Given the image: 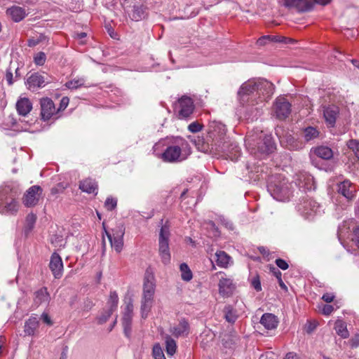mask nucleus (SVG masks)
<instances>
[{
  "mask_svg": "<svg viewBox=\"0 0 359 359\" xmlns=\"http://www.w3.org/2000/svg\"><path fill=\"white\" fill-rule=\"evenodd\" d=\"M273 91V84L261 78L250 79L242 84L238 92V99L249 118L253 120L261 115L264 102L271 98Z\"/></svg>",
  "mask_w": 359,
  "mask_h": 359,
  "instance_id": "f257e3e1",
  "label": "nucleus"
},
{
  "mask_svg": "<svg viewBox=\"0 0 359 359\" xmlns=\"http://www.w3.org/2000/svg\"><path fill=\"white\" fill-rule=\"evenodd\" d=\"M154 154L166 163H178L186 160L191 154V147L187 141L176 137L170 143L168 140H161L153 147Z\"/></svg>",
  "mask_w": 359,
  "mask_h": 359,
  "instance_id": "f03ea898",
  "label": "nucleus"
},
{
  "mask_svg": "<svg viewBox=\"0 0 359 359\" xmlns=\"http://www.w3.org/2000/svg\"><path fill=\"white\" fill-rule=\"evenodd\" d=\"M18 189L10 184L0 187V213L3 215H15L19 210Z\"/></svg>",
  "mask_w": 359,
  "mask_h": 359,
  "instance_id": "7ed1b4c3",
  "label": "nucleus"
},
{
  "mask_svg": "<svg viewBox=\"0 0 359 359\" xmlns=\"http://www.w3.org/2000/svg\"><path fill=\"white\" fill-rule=\"evenodd\" d=\"M245 144L252 154L257 155L268 154L275 149V144L271 136L261 134L248 133L245 137Z\"/></svg>",
  "mask_w": 359,
  "mask_h": 359,
  "instance_id": "20e7f679",
  "label": "nucleus"
},
{
  "mask_svg": "<svg viewBox=\"0 0 359 359\" xmlns=\"http://www.w3.org/2000/svg\"><path fill=\"white\" fill-rule=\"evenodd\" d=\"M268 191L273 198L279 201H287L291 196L290 184L287 180L280 177L270 182Z\"/></svg>",
  "mask_w": 359,
  "mask_h": 359,
  "instance_id": "39448f33",
  "label": "nucleus"
},
{
  "mask_svg": "<svg viewBox=\"0 0 359 359\" xmlns=\"http://www.w3.org/2000/svg\"><path fill=\"white\" fill-rule=\"evenodd\" d=\"M104 233L107 235L111 247L114 249L117 253H120L123 248V236L125 234V227L122 224H117L111 231H107L103 224Z\"/></svg>",
  "mask_w": 359,
  "mask_h": 359,
  "instance_id": "423d86ee",
  "label": "nucleus"
},
{
  "mask_svg": "<svg viewBox=\"0 0 359 359\" xmlns=\"http://www.w3.org/2000/svg\"><path fill=\"white\" fill-rule=\"evenodd\" d=\"M170 229L166 224H163L160 230L158 240V252L161 258V261L164 264H167L170 261V253L169 251Z\"/></svg>",
  "mask_w": 359,
  "mask_h": 359,
  "instance_id": "0eeeda50",
  "label": "nucleus"
},
{
  "mask_svg": "<svg viewBox=\"0 0 359 359\" xmlns=\"http://www.w3.org/2000/svg\"><path fill=\"white\" fill-rule=\"evenodd\" d=\"M297 211L304 217L310 218L320 210V205L309 196H303L297 205Z\"/></svg>",
  "mask_w": 359,
  "mask_h": 359,
  "instance_id": "6e6552de",
  "label": "nucleus"
},
{
  "mask_svg": "<svg viewBox=\"0 0 359 359\" xmlns=\"http://www.w3.org/2000/svg\"><path fill=\"white\" fill-rule=\"evenodd\" d=\"M337 193L349 204L356 197L357 187L350 180H345L337 184Z\"/></svg>",
  "mask_w": 359,
  "mask_h": 359,
  "instance_id": "1a4fd4ad",
  "label": "nucleus"
},
{
  "mask_svg": "<svg viewBox=\"0 0 359 359\" xmlns=\"http://www.w3.org/2000/svg\"><path fill=\"white\" fill-rule=\"evenodd\" d=\"M215 277L219 279L218 287L219 294L224 297H230L235 290L233 280L228 278L225 273L222 271L215 273L212 278H215Z\"/></svg>",
  "mask_w": 359,
  "mask_h": 359,
  "instance_id": "9d476101",
  "label": "nucleus"
},
{
  "mask_svg": "<svg viewBox=\"0 0 359 359\" xmlns=\"http://www.w3.org/2000/svg\"><path fill=\"white\" fill-rule=\"evenodd\" d=\"M176 109L180 118L184 119L189 118L194 110V104L192 99L187 96H182L178 100Z\"/></svg>",
  "mask_w": 359,
  "mask_h": 359,
  "instance_id": "9b49d317",
  "label": "nucleus"
},
{
  "mask_svg": "<svg viewBox=\"0 0 359 359\" xmlns=\"http://www.w3.org/2000/svg\"><path fill=\"white\" fill-rule=\"evenodd\" d=\"M226 128L225 125L218 121H212L209 126V137L213 142H217V144L222 143V140L226 135Z\"/></svg>",
  "mask_w": 359,
  "mask_h": 359,
  "instance_id": "f8f14e48",
  "label": "nucleus"
},
{
  "mask_svg": "<svg viewBox=\"0 0 359 359\" xmlns=\"http://www.w3.org/2000/svg\"><path fill=\"white\" fill-rule=\"evenodd\" d=\"M295 184L303 191H311L316 189L313 177L306 172H300L297 174Z\"/></svg>",
  "mask_w": 359,
  "mask_h": 359,
  "instance_id": "ddd939ff",
  "label": "nucleus"
},
{
  "mask_svg": "<svg viewBox=\"0 0 359 359\" xmlns=\"http://www.w3.org/2000/svg\"><path fill=\"white\" fill-rule=\"evenodd\" d=\"M43 189L40 186L34 185L28 189L23 197V203L26 207L35 206L39 201Z\"/></svg>",
  "mask_w": 359,
  "mask_h": 359,
  "instance_id": "4468645a",
  "label": "nucleus"
},
{
  "mask_svg": "<svg viewBox=\"0 0 359 359\" xmlns=\"http://www.w3.org/2000/svg\"><path fill=\"white\" fill-rule=\"evenodd\" d=\"M133 304L131 299L125 302V307L123 312L122 324L124 332L126 336H129L131 330V324L133 316Z\"/></svg>",
  "mask_w": 359,
  "mask_h": 359,
  "instance_id": "2eb2a0df",
  "label": "nucleus"
},
{
  "mask_svg": "<svg viewBox=\"0 0 359 359\" xmlns=\"http://www.w3.org/2000/svg\"><path fill=\"white\" fill-rule=\"evenodd\" d=\"M194 143L197 149L204 153H213L224 151V144L222 146L217 144V142H213L212 140L211 143H209L201 137H198L197 139L195 140Z\"/></svg>",
  "mask_w": 359,
  "mask_h": 359,
  "instance_id": "dca6fc26",
  "label": "nucleus"
},
{
  "mask_svg": "<svg viewBox=\"0 0 359 359\" xmlns=\"http://www.w3.org/2000/svg\"><path fill=\"white\" fill-rule=\"evenodd\" d=\"M276 116L279 119H285L291 112V104L285 97H278L274 104Z\"/></svg>",
  "mask_w": 359,
  "mask_h": 359,
  "instance_id": "f3484780",
  "label": "nucleus"
},
{
  "mask_svg": "<svg viewBox=\"0 0 359 359\" xmlns=\"http://www.w3.org/2000/svg\"><path fill=\"white\" fill-rule=\"evenodd\" d=\"M41 116L43 121L50 119L57 112L53 100L48 97H43L40 100Z\"/></svg>",
  "mask_w": 359,
  "mask_h": 359,
  "instance_id": "a211bd4d",
  "label": "nucleus"
},
{
  "mask_svg": "<svg viewBox=\"0 0 359 359\" xmlns=\"http://www.w3.org/2000/svg\"><path fill=\"white\" fill-rule=\"evenodd\" d=\"M156 288V281L154 275L151 269H147L145 271L142 296L154 297Z\"/></svg>",
  "mask_w": 359,
  "mask_h": 359,
  "instance_id": "6ab92c4d",
  "label": "nucleus"
},
{
  "mask_svg": "<svg viewBox=\"0 0 359 359\" xmlns=\"http://www.w3.org/2000/svg\"><path fill=\"white\" fill-rule=\"evenodd\" d=\"M190 331V326L189 322L184 319L182 318L179 320L177 324L173 325L170 328V332L175 337H187L189 334Z\"/></svg>",
  "mask_w": 359,
  "mask_h": 359,
  "instance_id": "aec40b11",
  "label": "nucleus"
},
{
  "mask_svg": "<svg viewBox=\"0 0 359 359\" xmlns=\"http://www.w3.org/2000/svg\"><path fill=\"white\" fill-rule=\"evenodd\" d=\"M49 267L55 278H60L62 276L63 262L61 257L56 252L50 257Z\"/></svg>",
  "mask_w": 359,
  "mask_h": 359,
  "instance_id": "412c9836",
  "label": "nucleus"
},
{
  "mask_svg": "<svg viewBox=\"0 0 359 359\" xmlns=\"http://www.w3.org/2000/svg\"><path fill=\"white\" fill-rule=\"evenodd\" d=\"M280 3L287 8H295L299 11H306L311 7L309 0H280Z\"/></svg>",
  "mask_w": 359,
  "mask_h": 359,
  "instance_id": "4be33fe9",
  "label": "nucleus"
},
{
  "mask_svg": "<svg viewBox=\"0 0 359 359\" xmlns=\"http://www.w3.org/2000/svg\"><path fill=\"white\" fill-rule=\"evenodd\" d=\"M50 300V294L46 287H41L34 293L32 306L39 307L43 304H48Z\"/></svg>",
  "mask_w": 359,
  "mask_h": 359,
  "instance_id": "5701e85b",
  "label": "nucleus"
},
{
  "mask_svg": "<svg viewBox=\"0 0 359 359\" xmlns=\"http://www.w3.org/2000/svg\"><path fill=\"white\" fill-rule=\"evenodd\" d=\"M27 85L29 89L34 90L37 88L44 87L46 81L42 75L39 73H34L27 78Z\"/></svg>",
  "mask_w": 359,
  "mask_h": 359,
  "instance_id": "b1692460",
  "label": "nucleus"
},
{
  "mask_svg": "<svg viewBox=\"0 0 359 359\" xmlns=\"http://www.w3.org/2000/svg\"><path fill=\"white\" fill-rule=\"evenodd\" d=\"M6 13L15 22L22 20L27 15L25 8L18 6H13L8 8Z\"/></svg>",
  "mask_w": 359,
  "mask_h": 359,
  "instance_id": "393cba45",
  "label": "nucleus"
},
{
  "mask_svg": "<svg viewBox=\"0 0 359 359\" xmlns=\"http://www.w3.org/2000/svg\"><path fill=\"white\" fill-rule=\"evenodd\" d=\"M338 114V107L334 105L326 107L323 109V115L325 121L332 127L334 126Z\"/></svg>",
  "mask_w": 359,
  "mask_h": 359,
  "instance_id": "a878e982",
  "label": "nucleus"
},
{
  "mask_svg": "<svg viewBox=\"0 0 359 359\" xmlns=\"http://www.w3.org/2000/svg\"><path fill=\"white\" fill-rule=\"evenodd\" d=\"M260 323L266 330H273L278 326V320L274 314L266 313L262 315Z\"/></svg>",
  "mask_w": 359,
  "mask_h": 359,
  "instance_id": "bb28decb",
  "label": "nucleus"
},
{
  "mask_svg": "<svg viewBox=\"0 0 359 359\" xmlns=\"http://www.w3.org/2000/svg\"><path fill=\"white\" fill-rule=\"evenodd\" d=\"M215 262L217 265L221 268H228L233 264L231 257L224 251H217L215 253Z\"/></svg>",
  "mask_w": 359,
  "mask_h": 359,
  "instance_id": "cd10ccee",
  "label": "nucleus"
},
{
  "mask_svg": "<svg viewBox=\"0 0 359 359\" xmlns=\"http://www.w3.org/2000/svg\"><path fill=\"white\" fill-rule=\"evenodd\" d=\"M32 109V104L27 97L20 98L16 103V109L19 114L26 116Z\"/></svg>",
  "mask_w": 359,
  "mask_h": 359,
  "instance_id": "c85d7f7f",
  "label": "nucleus"
},
{
  "mask_svg": "<svg viewBox=\"0 0 359 359\" xmlns=\"http://www.w3.org/2000/svg\"><path fill=\"white\" fill-rule=\"evenodd\" d=\"M129 15L133 20L140 21L147 16V8L142 4H135Z\"/></svg>",
  "mask_w": 359,
  "mask_h": 359,
  "instance_id": "c756f323",
  "label": "nucleus"
},
{
  "mask_svg": "<svg viewBox=\"0 0 359 359\" xmlns=\"http://www.w3.org/2000/svg\"><path fill=\"white\" fill-rule=\"evenodd\" d=\"M79 189L88 194H97V184L92 179H86L80 182Z\"/></svg>",
  "mask_w": 359,
  "mask_h": 359,
  "instance_id": "7c9ffc66",
  "label": "nucleus"
},
{
  "mask_svg": "<svg viewBox=\"0 0 359 359\" xmlns=\"http://www.w3.org/2000/svg\"><path fill=\"white\" fill-rule=\"evenodd\" d=\"M39 325V322L36 316L30 317L25 324L24 332L25 334L28 336H32L34 334L35 331L37 330Z\"/></svg>",
  "mask_w": 359,
  "mask_h": 359,
  "instance_id": "2f4dec72",
  "label": "nucleus"
},
{
  "mask_svg": "<svg viewBox=\"0 0 359 359\" xmlns=\"http://www.w3.org/2000/svg\"><path fill=\"white\" fill-rule=\"evenodd\" d=\"M154 302V297L142 296L141 299V316L146 318L151 311Z\"/></svg>",
  "mask_w": 359,
  "mask_h": 359,
  "instance_id": "473e14b6",
  "label": "nucleus"
},
{
  "mask_svg": "<svg viewBox=\"0 0 359 359\" xmlns=\"http://www.w3.org/2000/svg\"><path fill=\"white\" fill-rule=\"evenodd\" d=\"M314 153L318 157L325 160L330 159L333 156L332 150L330 147L325 146H320L315 148Z\"/></svg>",
  "mask_w": 359,
  "mask_h": 359,
  "instance_id": "72a5a7b5",
  "label": "nucleus"
},
{
  "mask_svg": "<svg viewBox=\"0 0 359 359\" xmlns=\"http://www.w3.org/2000/svg\"><path fill=\"white\" fill-rule=\"evenodd\" d=\"M224 318L230 323H233L238 318V314L236 309L231 306L227 305L224 309Z\"/></svg>",
  "mask_w": 359,
  "mask_h": 359,
  "instance_id": "f704fd0d",
  "label": "nucleus"
},
{
  "mask_svg": "<svg viewBox=\"0 0 359 359\" xmlns=\"http://www.w3.org/2000/svg\"><path fill=\"white\" fill-rule=\"evenodd\" d=\"M165 341L167 354L169 355H173L177 349L176 341L170 335H166L165 337Z\"/></svg>",
  "mask_w": 359,
  "mask_h": 359,
  "instance_id": "c9c22d12",
  "label": "nucleus"
},
{
  "mask_svg": "<svg viewBox=\"0 0 359 359\" xmlns=\"http://www.w3.org/2000/svg\"><path fill=\"white\" fill-rule=\"evenodd\" d=\"M319 135L318 130L314 127H307L303 131V136L306 142H309L317 138Z\"/></svg>",
  "mask_w": 359,
  "mask_h": 359,
  "instance_id": "e433bc0d",
  "label": "nucleus"
},
{
  "mask_svg": "<svg viewBox=\"0 0 359 359\" xmlns=\"http://www.w3.org/2000/svg\"><path fill=\"white\" fill-rule=\"evenodd\" d=\"M334 330L338 335L342 338L346 339L348 337V332L346 328V325L341 320H337L334 324Z\"/></svg>",
  "mask_w": 359,
  "mask_h": 359,
  "instance_id": "4c0bfd02",
  "label": "nucleus"
},
{
  "mask_svg": "<svg viewBox=\"0 0 359 359\" xmlns=\"http://www.w3.org/2000/svg\"><path fill=\"white\" fill-rule=\"evenodd\" d=\"M180 269L181 271V277L183 280L188 282L192 279V272L187 264H181L180 266Z\"/></svg>",
  "mask_w": 359,
  "mask_h": 359,
  "instance_id": "58836bf2",
  "label": "nucleus"
},
{
  "mask_svg": "<svg viewBox=\"0 0 359 359\" xmlns=\"http://www.w3.org/2000/svg\"><path fill=\"white\" fill-rule=\"evenodd\" d=\"M118 303V297L115 291H112L110 292L109 298L107 302L109 306V310H111L114 311L116 309Z\"/></svg>",
  "mask_w": 359,
  "mask_h": 359,
  "instance_id": "ea45409f",
  "label": "nucleus"
},
{
  "mask_svg": "<svg viewBox=\"0 0 359 359\" xmlns=\"http://www.w3.org/2000/svg\"><path fill=\"white\" fill-rule=\"evenodd\" d=\"M85 80L83 78L73 79L66 83L65 86L69 89H76L84 86Z\"/></svg>",
  "mask_w": 359,
  "mask_h": 359,
  "instance_id": "a19ab883",
  "label": "nucleus"
},
{
  "mask_svg": "<svg viewBox=\"0 0 359 359\" xmlns=\"http://www.w3.org/2000/svg\"><path fill=\"white\" fill-rule=\"evenodd\" d=\"M36 216L34 214L30 213L27 215L25 219V231H31L36 222Z\"/></svg>",
  "mask_w": 359,
  "mask_h": 359,
  "instance_id": "79ce46f5",
  "label": "nucleus"
},
{
  "mask_svg": "<svg viewBox=\"0 0 359 359\" xmlns=\"http://www.w3.org/2000/svg\"><path fill=\"white\" fill-rule=\"evenodd\" d=\"M152 353L154 359H165L162 348L159 344H156L154 346Z\"/></svg>",
  "mask_w": 359,
  "mask_h": 359,
  "instance_id": "37998d69",
  "label": "nucleus"
},
{
  "mask_svg": "<svg viewBox=\"0 0 359 359\" xmlns=\"http://www.w3.org/2000/svg\"><path fill=\"white\" fill-rule=\"evenodd\" d=\"M348 147L351 149L359 159V142L356 140H351L347 142Z\"/></svg>",
  "mask_w": 359,
  "mask_h": 359,
  "instance_id": "c03bdc74",
  "label": "nucleus"
},
{
  "mask_svg": "<svg viewBox=\"0 0 359 359\" xmlns=\"http://www.w3.org/2000/svg\"><path fill=\"white\" fill-rule=\"evenodd\" d=\"M116 205L117 199L112 197H108L104 202V207L109 211H111L115 209Z\"/></svg>",
  "mask_w": 359,
  "mask_h": 359,
  "instance_id": "a18cd8bd",
  "label": "nucleus"
},
{
  "mask_svg": "<svg viewBox=\"0 0 359 359\" xmlns=\"http://www.w3.org/2000/svg\"><path fill=\"white\" fill-rule=\"evenodd\" d=\"M46 60V55L43 52L36 53L34 57V62L36 65L42 66Z\"/></svg>",
  "mask_w": 359,
  "mask_h": 359,
  "instance_id": "49530a36",
  "label": "nucleus"
},
{
  "mask_svg": "<svg viewBox=\"0 0 359 359\" xmlns=\"http://www.w3.org/2000/svg\"><path fill=\"white\" fill-rule=\"evenodd\" d=\"M203 128V124L198 123V121H194L189 125L188 130L191 133H196L202 130Z\"/></svg>",
  "mask_w": 359,
  "mask_h": 359,
  "instance_id": "de8ad7c7",
  "label": "nucleus"
},
{
  "mask_svg": "<svg viewBox=\"0 0 359 359\" xmlns=\"http://www.w3.org/2000/svg\"><path fill=\"white\" fill-rule=\"evenodd\" d=\"M113 311L111 310H107L104 313L100 315V316L98 318V322L100 324L104 323L109 318L112 314Z\"/></svg>",
  "mask_w": 359,
  "mask_h": 359,
  "instance_id": "09e8293b",
  "label": "nucleus"
},
{
  "mask_svg": "<svg viewBox=\"0 0 359 359\" xmlns=\"http://www.w3.org/2000/svg\"><path fill=\"white\" fill-rule=\"evenodd\" d=\"M351 240L359 248V225L353 229V237Z\"/></svg>",
  "mask_w": 359,
  "mask_h": 359,
  "instance_id": "8fccbe9b",
  "label": "nucleus"
},
{
  "mask_svg": "<svg viewBox=\"0 0 359 359\" xmlns=\"http://www.w3.org/2000/svg\"><path fill=\"white\" fill-rule=\"evenodd\" d=\"M271 41L275 42H283V43H288L293 41L292 39L280 36H271Z\"/></svg>",
  "mask_w": 359,
  "mask_h": 359,
  "instance_id": "3c124183",
  "label": "nucleus"
},
{
  "mask_svg": "<svg viewBox=\"0 0 359 359\" xmlns=\"http://www.w3.org/2000/svg\"><path fill=\"white\" fill-rule=\"evenodd\" d=\"M348 229V226H346V224H343L342 226H340L338 229V238L339 241H342L344 238L345 237L346 231Z\"/></svg>",
  "mask_w": 359,
  "mask_h": 359,
  "instance_id": "603ef678",
  "label": "nucleus"
},
{
  "mask_svg": "<svg viewBox=\"0 0 359 359\" xmlns=\"http://www.w3.org/2000/svg\"><path fill=\"white\" fill-rule=\"evenodd\" d=\"M251 285L257 292L262 290L261 283L258 276L254 277L252 278L251 281Z\"/></svg>",
  "mask_w": 359,
  "mask_h": 359,
  "instance_id": "864d4df0",
  "label": "nucleus"
},
{
  "mask_svg": "<svg viewBox=\"0 0 359 359\" xmlns=\"http://www.w3.org/2000/svg\"><path fill=\"white\" fill-rule=\"evenodd\" d=\"M276 265L282 270H286L288 269V264L283 259H277L276 260Z\"/></svg>",
  "mask_w": 359,
  "mask_h": 359,
  "instance_id": "5fc2aeb1",
  "label": "nucleus"
},
{
  "mask_svg": "<svg viewBox=\"0 0 359 359\" xmlns=\"http://www.w3.org/2000/svg\"><path fill=\"white\" fill-rule=\"evenodd\" d=\"M268 41H271V36H263L257 40V43L259 46H264Z\"/></svg>",
  "mask_w": 359,
  "mask_h": 359,
  "instance_id": "6e6d98bb",
  "label": "nucleus"
},
{
  "mask_svg": "<svg viewBox=\"0 0 359 359\" xmlns=\"http://www.w3.org/2000/svg\"><path fill=\"white\" fill-rule=\"evenodd\" d=\"M334 310V307L332 305L325 304L322 309V313L324 315H330Z\"/></svg>",
  "mask_w": 359,
  "mask_h": 359,
  "instance_id": "4d7b16f0",
  "label": "nucleus"
},
{
  "mask_svg": "<svg viewBox=\"0 0 359 359\" xmlns=\"http://www.w3.org/2000/svg\"><path fill=\"white\" fill-rule=\"evenodd\" d=\"M68 104H69V98L67 97H62L60 101V108L58 109H57V111H58L60 110H64L67 107Z\"/></svg>",
  "mask_w": 359,
  "mask_h": 359,
  "instance_id": "13d9d810",
  "label": "nucleus"
},
{
  "mask_svg": "<svg viewBox=\"0 0 359 359\" xmlns=\"http://www.w3.org/2000/svg\"><path fill=\"white\" fill-rule=\"evenodd\" d=\"M334 295L332 293H325L323 295L322 299L327 303H330L334 300Z\"/></svg>",
  "mask_w": 359,
  "mask_h": 359,
  "instance_id": "bf43d9fd",
  "label": "nucleus"
},
{
  "mask_svg": "<svg viewBox=\"0 0 359 359\" xmlns=\"http://www.w3.org/2000/svg\"><path fill=\"white\" fill-rule=\"evenodd\" d=\"M41 320L46 324L51 325L53 324L50 316L46 313H43L41 316Z\"/></svg>",
  "mask_w": 359,
  "mask_h": 359,
  "instance_id": "052dcab7",
  "label": "nucleus"
},
{
  "mask_svg": "<svg viewBox=\"0 0 359 359\" xmlns=\"http://www.w3.org/2000/svg\"><path fill=\"white\" fill-rule=\"evenodd\" d=\"M270 269L278 280L281 278L282 273L278 269H276L274 266H271Z\"/></svg>",
  "mask_w": 359,
  "mask_h": 359,
  "instance_id": "680f3d73",
  "label": "nucleus"
},
{
  "mask_svg": "<svg viewBox=\"0 0 359 359\" xmlns=\"http://www.w3.org/2000/svg\"><path fill=\"white\" fill-rule=\"evenodd\" d=\"M6 81L8 83V85H12L13 84V74L11 72H7L6 73Z\"/></svg>",
  "mask_w": 359,
  "mask_h": 359,
  "instance_id": "e2e57ef3",
  "label": "nucleus"
},
{
  "mask_svg": "<svg viewBox=\"0 0 359 359\" xmlns=\"http://www.w3.org/2000/svg\"><path fill=\"white\" fill-rule=\"evenodd\" d=\"M359 345V337L356 336L351 339V346L357 347Z\"/></svg>",
  "mask_w": 359,
  "mask_h": 359,
  "instance_id": "0e129e2a",
  "label": "nucleus"
},
{
  "mask_svg": "<svg viewBox=\"0 0 359 359\" xmlns=\"http://www.w3.org/2000/svg\"><path fill=\"white\" fill-rule=\"evenodd\" d=\"M284 359H298V357L296 353L293 352H290L286 354Z\"/></svg>",
  "mask_w": 359,
  "mask_h": 359,
  "instance_id": "69168bd1",
  "label": "nucleus"
},
{
  "mask_svg": "<svg viewBox=\"0 0 359 359\" xmlns=\"http://www.w3.org/2000/svg\"><path fill=\"white\" fill-rule=\"evenodd\" d=\"M27 43H28V46L29 47H34V46H36L39 43V40H36L34 39H30L28 40Z\"/></svg>",
  "mask_w": 359,
  "mask_h": 359,
  "instance_id": "338daca9",
  "label": "nucleus"
},
{
  "mask_svg": "<svg viewBox=\"0 0 359 359\" xmlns=\"http://www.w3.org/2000/svg\"><path fill=\"white\" fill-rule=\"evenodd\" d=\"M86 36H87V34L86 32L77 33L76 34V39L82 40V39H85L86 37Z\"/></svg>",
  "mask_w": 359,
  "mask_h": 359,
  "instance_id": "774afa93",
  "label": "nucleus"
}]
</instances>
